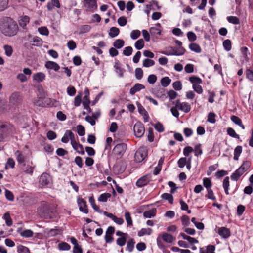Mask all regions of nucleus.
I'll list each match as a JSON object with an SVG mask.
<instances>
[{
  "label": "nucleus",
  "instance_id": "9",
  "mask_svg": "<svg viewBox=\"0 0 253 253\" xmlns=\"http://www.w3.org/2000/svg\"><path fill=\"white\" fill-rule=\"evenodd\" d=\"M115 228L113 226H109L106 231L105 240L106 243H111L114 240L113 235L115 232Z\"/></svg>",
  "mask_w": 253,
  "mask_h": 253
},
{
  "label": "nucleus",
  "instance_id": "40",
  "mask_svg": "<svg viewBox=\"0 0 253 253\" xmlns=\"http://www.w3.org/2000/svg\"><path fill=\"white\" fill-rule=\"evenodd\" d=\"M227 134L232 137L235 138L237 139L240 138L239 135L238 134H237L235 132L234 129L231 127H229L227 128Z\"/></svg>",
  "mask_w": 253,
  "mask_h": 253
},
{
  "label": "nucleus",
  "instance_id": "29",
  "mask_svg": "<svg viewBox=\"0 0 253 253\" xmlns=\"http://www.w3.org/2000/svg\"><path fill=\"white\" fill-rule=\"evenodd\" d=\"M119 32L120 30L119 28L115 27H112L110 29L109 35L110 37L114 38L117 36L119 34Z\"/></svg>",
  "mask_w": 253,
  "mask_h": 253
},
{
  "label": "nucleus",
  "instance_id": "31",
  "mask_svg": "<svg viewBox=\"0 0 253 253\" xmlns=\"http://www.w3.org/2000/svg\"><path fill=\"white\" fill-rule=\"evenodd\" d=\"M229 186V178L226 177L223 181V187L224 189L226 195L229 194L228 189Z\"/></svg>",
  "mask_w": 253,
  "mask_h": 253
},
{
  "label": "nucleus",
  "instance_id": "51",
  "mask_svg": "<svg viewBox=\"0 0 253 253\" xmlns=\"http://www.w3.org/2000/svg\"><path fill=\"white\" fill-rule=\"evenodd\" d=\"M155 64L154 60L149 59H145L143 61V66L145 67H149L153 66Z\"/></svg>",
  "mask_w": 253,
  "mask_h": 253
},
{
  "label": "nucleus",
  "instance_id": "27",
  "mask_svg": "<svg viewBox=\"0 0 253 253\" xmlns=\"http://www.w3.org/2000/svg\"><path fill=\"white\" fill-rule=\"evenodd\" d=\"M161 197L165 200H168V202L170 204H172L173 203V197L172 194L164 193L161 195Z\"/></svg>",
  "mask_w": 253,
  "mask_h": 253
},
{
  "label": "nucleus",
  "instance_id": "1",
  "mask_svg": "<svg viewBox=\"0 0 253 253\" xmlns=\"http://www.w3.org/2000/svg\"><path fill=\"white\" fill-rule=\"evenodd\" d=\"M19 30L17 22L10 17H4L0 19V31L6 37L16 35Z\"/></svg>",
  "mask_w": 253,
  "mask_h": 253
},
{
  "label": "nucleus",
  "instance_id": "10",
  "mask_svg": "<svg viewBox=\"0 0 253 253\" xmlns=\"http://www.w3.org/2000/svg\"><path fill=\"white\" fill-rule=\"evenodd\" d=\"M77 202L79 206L80 211L84 213H88V209L86 201L82 198H78Z\"/></svg>",
  "mask_w": 253,
  "mask_h": 253
},
{
  "label": "nucleus",
  "instance_id": "64",
  "mask_svg": "<svg viewBox=\"0 0 253 253\" xmlns=\"http://www.w3.org/2000/svg\"><path fill=\"white\" fill-rule=\"evenodd\" d=\"M246 76L251 81H253V71L249 69L246 70Z\"/></svg>",
  "mask_w": 253,
  "mask_h": 253
},
{
  "label": "nucleus",
  "instance_id": "28",
  "mask_svg": "<svg viewBox=\"0 0 253 253\" xmlns=\"http://www.w3.org/2000/svg\"><path fill=\"white\" fill-rule=\"evenodd\" d=\"M189 47L190 50L196 53H200L201 52V48L200 46L196 43H190Z\"/></svg>",
  "mask_w": 253,
  "mask_h": 253
},
{
  "label": "nucleus",
  "instance_id": "58",
  "mask_svg": "<svg viewBox=\"0 0 253 253\" xmlns=\"http://www.w3.org/2000/svg\"><path fill=\"white\" fill-rule=\"evenodd\" d=\"M203 185L207 189H210L212 185V183L210 178H204L203 179Z\"/></svg>",
  "mask_w": 253,
  "mask_h": 253
},
{
  "label": "nucleus",
  "instance_id": "49",
  "mask_svg": "<svg viewBox=\"0 0 253 253\" xmlns=\"http://www.w3.org/2000/svg\"><path fill=\"white\" fill-rule=\"evenodd\" d=\"M91 29V26L89 25H82L80 29L79 34H82L89 32Z\"/></svg>",
  "mask_w": 253,
  "mask_h": 253
},
{
  "label": "nucleus",
  "instance_id": "12",
  "mask_svg": "<svg viewBox=\"0 0 253 253\" xmlns=\"http://www.w3.org/2000/svg\"><path fill=\"white\" fill-rule=\"evenodd\" d=\"M150 180L147 175H144L137 180L136 185L138 187H142L146 185Z\"/></svg>",
  "mask_w": 253,
  "mask_h": 253
},
{
  "label": "nucleus",
  "instance_id": "46",
  "mask_svg": "<svg viewBox=\"0 0 253 253\" xmlns=\"http://www.w3.org/2000/svg\"><path fill=\"white\" fill-rule=\"evenodd\" d=\"M228 21L234 24H239L240 20L236 16H228L227 18Z\"/></svg>",
  "mask_w": 253,
  "mask_h": 253
},
{
  "label": "nucleus",
  "instance_id": "2",
  "mask_svg": "<svg viewBox=\"0 0 253 253\" xmlns=\"http://www.w3.org/2000/svg\"><path fill=\"white\" fill-rule=\"evenodd\" d=\"M127 145L124 143L117 144L113 150V154L117 159H121L127 149Z\"/></svg>",
  "mask_w": 253,
  "mask_h": 253
},
{
  "label": "nucleus",
  "instance_id": "33",
  "mask_svg": "<svg viewBox=\"0 0 253 253\" xmlns=\"http://www.w3.org/2000/svg\"><path fill=\"white\" fill-rule=\"evenodd\" d=\"M111 195L109 193L101 194L98 197V200L99 202H106L108 199L111 197Z\"/></svg>",
  "mask_w": 253,
  "mask_h": 253
},
{
  "label": "nucleus",
  "instance_id": "44",
  "mask_svg": "<svg viewBox=\"0 0 253 253\" xmlns=\"http://www.w3.org/2000/svg\"><path fill=\"white\" fill-rule=\"evenodd\" d=\"M194 152L195 155L196 156H198L201 155L203 152L201 148V144L199 143L195 145L194 147V150H193Z\"/></svg>",
  "mask_w": 253,
  "mask_h": 253
},
{
  "label": "nucleus",
  "instance_id": "56",
  "mask_svg": "<svg viewBox=\"0 0 253 253\" xmlns=\"http://www.w3.org/2000/svg\"><path fill=\"white\" fill-rule=\"evenodd\" d=\"M133 51V49L131 46L126 47L123 52L124 55L129 56L131 55Z\"/></svg>",
  "mask_w": 253,
  "mask_h": 253
},
{
  "label": "nucleus",
  "instance_id": "57",
  "mask_svg": "<svg viewBox=\"0 0 253 253\" xmlns=\"http://www.w3.org/2000/svg\"><path fill=\"white\" fill-rule=\"evenodd\" d=\"M77 133L80 136H83L85 134V128L81 125H79L77 126Z\"/></svg>",
  "mask_w": 253,
  "mask_h": 253
},
{
  "label": "nucleus",
  "instance_id": "38",
  "mask_svg": "<svg viewBox=\"0 0 253 253\" xmlns=\"http://www.w3.org/2000/svg\"><path fill=\"white\" fill-rule=\"evenodd\" d=\"M73 133L71 130H66L65 132L64 135L62 137L61 139V141L63 143H66L69 141V139L71 140V136L70 134Z\"/></svg>",
  "mask_w": 253,
  "mask_h": 253
},
{
  "label": "nucleus",
  "instance_id": "13",
  "mask_svg": "<svg viewBox=\"0 0 253 253\" xmlns=\"http://www.w3.org/2000/svg\"><path fill=\"white\" fill-rule=\"evenodd\" d=\"M45 67L48 69H52L57 72L60 69V66L55 62L48 61L45 62Z\"/></svg>",
  "mask_w": 253,
  "mask_h": 253
},
{
  "label": "nucleus",
  "instance_id": "36",
  "mask_svg": "<svg viewBox=\"0 0 253 253\" xmlns=\"http://www.w3.org/2000/svg\"><path fill=\"white\" fill-rule=\"evenodd\" d=\"M125 44V42L122 39H117L113 43V46L118 49L122 48Z\"/></svg>",
  "mask_w": 253,
  "mask_h": 253
},
{
  "label": "nucleus",
  "instance_id": "14",
  "mask_svg": "<svg viewBox=\"0 0 253 253\" xmlns=\"http://www.w3.org/2000/svg\"><path fill=\"white\" fill-rule=\"evenodd\" d=\"M126 169V167L123 163H118L114 165L113 167V170L117 174L122 173Z\"/></svg>",
  "mask_w": 253,
  "mask_h": 253
},
{
  "label": "nucleus",
  "instance_id": "18",
  "mask_svg": "<svg viewBox=\"0 0 253 253\" xmlns=\"http://www.w3.org/2000/svg\"><path fill=\"white\" fill-rule=\"evenodd\" d=\"M17 232L20 234L21 236L25 238L31 237L33 236L34 234V233L32 230L27 229L22 231L21 228H18Z\"/></svg>",
  "mask_w": 253,
  "mask_h": 253
},
{
  "label": "nucleus",
  "instance_id": "35",
  "mask_svg": "<svg viewBox=\"0 0 253 253\" xmlns=\"http://www.w3.org/2000/svg\"><path fill=\"white\" fill-rule=\"evenodd\" d=\"M3 48L6 55L8 57H10L13 52V49L12 46L9 45H4Z\"/></svg>",
  "mask_w": 253,
  "mask_h": 253
},
{
  "label": "nucleus",
  "instance_id": "63",
  "mask_svg": "<svg viewBox=\"0 0 253 253\" xmlns=\"http://www.w3.org/2000/svg\"><path fill=\"white\" fill-rule=\"evenodd\" d=\"M187 35L188 40L190 42H194V41H196L197 36L194 32H191V31L188 32L187 34Z\"/></svg>",
  "mask_w": 253,
  "mask_h": 253
},
{
  "label": "nucleus",
  "instance_id": "8",
  "mask_svg": "<svg viewBox=\"0 0 253 253\" xmlns=\"http://www.w3.org/2000/svg\"><path fill=\"white\" fill-rule=\"evenodd\" d=\"M5 129V130H2L3 133L7 134L12 133L15 131V128L12 124L10 123H2L0 121V129Z\"/></svg>",
  "mask_w": 253,
  "mask_h": 253
},
{
  "label": "nucleus",
  "instance_id": "60",
  "mask_svg": "<svg viewBox=\"0 0 253 253\" xmlns=\"http://www.w3.org/2000/svg\"><path fill=\"white\" fill-rule=\"evenodd\" d=\"M140 34H141V33L139 30H134L131 32L130 36L132 39L135 40V39H137L140 36Z\"/></svg>",
  "mask_w": 253,
  "mask_h": 253
},
{
  "label": "nucleus",
  "instance_id": "61",
  "mask_svg": "<svg viewBox=\"0 0 253 253\" xmlns=\"http://www.w3.org/2000/svg\"><path fill=\"white\" fill-rule=\"evenodd\" d=\"M215 117V114L214 113L210 112L208 114L207 121L210 123H214L216 122Z\"/></svg>",
  "mask_w": 253,
  "mask_h": 253
},
{
  "label": "nucleus",
  "instance_id": "20",
  "mask_svg": "<svg viewBox=\"0 0 253 253\" xmlns=\"http://www.w3.org/2000/svg\"><path fill=\"white\" fill-rule=\"evenodd\" d=\"M33 78L34 80L40 83L45 80V75L43 73L38 72L33 75Z\"/></svg>",
  "mask_w": 253,
  "mask_h": 253
},
{
  "label": "nucleus",
  "instance_id": "25",
  "mask_svg": "<svg viewBox=\"0 0 253 253\" xmlns=\"http://www.w3.org/2000/svg\"><path fill=\"white\" fill-rule=\"evenodd\" d=\"M70 135L71 136V145L74 149L77 151V150L79 149L78 145H80L81 144L77 142L75 138L74 134L73 133H71V134L70 133Z\"/></svg>",
  "mask_w": 253,
  "mask_h": 253
},
{
  "label": "nucleus",
  "instance_id": "26",
  "mask_svg": "<svg viewBox=\"0 0 253 253\" xmlns=\"http://www.w3.org/2000/svg\"><path fill=\"white\" fill-rule=\"evenodd\" d=\"M152 232L151 228H142L138 232V236L139 237L143 236L145 235H150Z\"/></svg>",
  "mask_w": 253,
  "mask_h": 253
},
{
  "label": "nucleus",
  "instance_id": "19",
  "mask_svg": "<svg viewBox=\"0 0 253 253\" xmlns=\"http://www.w3.org/2000/svg\"><path fill=\"white\" fill-rule=\"evenodd\" d=\"M145 86L143 84L139 83L136 84L133 87L130 89V94L133 95L137 91L141 89H144Z\"/></svg>",
  "mask_w": 253,
  "mask_h": 253
},
{
  "label": "nucleus",
  "instance_id": "4",
  "mask_svg": "<svg viewBox=\"0 0 253 253\" xmlns=\"http://www.w3.org/2000/svg\"><path fill=\"white\" fill-rule=\"evenodd\" d=\"M185 51L186 50L183 47H179L178 51L176 52L174 50L173 47L169 46L166 48V51L162 53L167 55L180 56L183 55Z\"/></svg>",
  "mask_w": 253,
  "mask_h": 253
},
{
  "label": "nucleus",
  "instance_id": "22",
  "mask_svg": "<svg viewBox=\"0 0 253 253\" xmlns=\"http://www.w3.org/2000/svg\"><path fill=\"white\" fill-rule=\"evenodd\" d=\"M83 3L84 5L88 9L93 8L94 6H96V0H84Z\"/></svg>",
  "mask_w": 253,
  "mask_h": 253
},
{
  "label": "nucleus",
  "instance_id": "50",
  "mask_svg": "<svg viewBox=\"0 0 253 253\" xmlns=\"http://www.w3.org/2000/svg\"><path fill=\"white\" fill-rule=\"evenodd\" d=\"M58 248L60 250H69L71 247L69 244L63 242L58 244Z\"/></svg>",
  "mask_w": 253,
  "mask_h": 253
},
{
  "label": "nucleus",
  "instance_id": "43",
  "mask_svg": "<svg viewBox=\"0 0 253 253\" xmlns=\"http://www.w3.org/2000/svg\"><path fill=\"white\" fill-rule=\"evenodd\" d=\"M135 242L133 238H131L127 243L126 250L131 252L133 251L134 247Z\"/></svg>",
  "mask_w": 253,
  "mask_h": 253
},
{
  "label": "nucleus",
  "instance_id": "45",
  "mask_svg": "<svg viewBox=\"0 0 253 253\" xmlns=\"http://www.w3.org/2000/svg\"><path fill=\"white\" fill-rule=\"evenodd\" d=\"M17 252L18 253H30L29 249L22 245H20L17 247Z\"/></svg>",
  "mask_w": 253,
  "mask_h": 253
},
{
  "label": "nucleus",
  "instance_id": "15",
  "mask_svg": "<svg viewBox=\"0 0 253 253\" xmlns=\"http://www.w3.org/2000/svg\"><path fill=\"white\" fill-rule=\"evenodd\" d=\"M29 22L30 17L27 15L21 16L19 20H18V23L20 26L24 29L26 28V26L27 24L29 23Z\"/></svg>",
  "mask_w": 253,
  "mask_h": 253
},
{
  "label": "nucleus",
  "instance_id": "6",
  "mask_svg": "<svg viewBox=\"0 0 253 253\" xmlns=\"http://www.w3.org/2000/svg\"><path fill=\"white\" fill-rule=\"evenodd\" d=\"M133 131L136 137H141L145 132L144 125L140 122H137L133 126Z\"/></svg>",
  "mask_w": 253,
  "mask_h": 253
},
{
  "label": "nucleus",
  "instance_id": "23",
  "mask_svg": "<svg viewBox=\"0 0 253 253\" xmlns=\"http://www.w3.org/2000/svg\"><path fill=\"white\" fill-rule=\"evenodd\" d=\"M156 209L153 208L150 210L145 211L143 213V216L145 218H151L154 217L156 214Z\"/></svg>",
  "mask_w": 253,
  "mask_h": 253
},
{
  "label": "nucleus",
  "instance_id": "39",
  "mask_svg": "<svg viewBox=\"0 0 253 253\" xmlns=\"http://www.w3.org/2000/svg\"><path fill=\"white\" fill-rule=\"evenodd\" d=\"M171 79H170L168 77H165L161 80V85L165 87L168 86L171 83Z\"/></svg>",
  "mask_w": 253,
  "mask_h": 253
},
{
  "label": "nucleus",
  "instance_id": "32",
  "mask_svg": "<svg viewBox=\"0 0 253 253\" xmlns=\"http://www.w3.org/2000/svg\"><path fill=\"white\" fill-rule=\"evenodd\" d=\"M149 31L151 35L153 36L157 37V35H160L161 33V30L156 27H151Z\"/></svg>",
  "mask_w": 253,
  "mask_h": 253
},
{
  "label": "nucleus",
  "instance_id": "17",
  "mask_svg": "<svg viewBox=\"0 0 253 253\" xmlns=\"http://www.w3.org/2000/svg\"><path fill=\"white\" fill-rule=\"evenodd\" d=\"M161 237L163 240L168 243H172L175 240V237L168 233H163Z\"/></svg>",
  "mask_w": 253,
  "mask_h": 253
},
{
  "label": "nucleus",
  "instance_id": "7",
  "mask_svg": "<svg viewBox=\"0 0 253 253\" xmlns=\"http://www.w3.org/2000/svg\"><path fill=\"white\" fill-rule=\"evenodd\" d=\"M175 106L179 110L183 111L185 113H188L191 110V106L188 103H181L179 99H178L175 101Z\"/></svg>",
  "mask_w": 253,
  "mask_h": 253
},
{
  "label": "nucleus",
  "instance_id": "53",
  "mask_svg": "<svg viewBox=\"0 0 253 253\" xmlns=\"http://www.w3.org/2000/svg\"><path fill=\"white\" fill-rule=\"evenodd\" d=\"M144 46V42L143 39H141L136 41L135 43V47L137 49L140 50Z\"/></svg>",
  "mask_w": 253,
  "mask_h": 253
},
{
  "label": "nucleus",
  "instance_id": "3",
  "mask_svg": "<svg viewBox=\"0 0 253 253\" xmlns=\"http://www.w3.org/2000/svg\"><path fill=\"white\" fill-rule=\"evenodd\" d=\"M147 156V150L146 148L143 147L139 148L134 155L135 161L136 162H142Z\"/></svg>",
  "mask_w": 253,
  "mask_h": 253
},
{
  "label": "nucleus",
  "instance_id": "48",
  "mask_svg": "<svg viewBox=\"0 0 253 253\" xmlns=\"http://www.w3.org/2000/svg\"><path fill=\"white\" fill-rule=\"evenodd\" d=\"M82 93L79 92L78 94L75 97L74 99V105L78 107L80 105L82 102Z\"/></svg>",
  "mask_w": 253,
  "mask_h": 253
},
{
  "label": "nucleus",
  "instance_id": "59",
  "mask_svg": "<svg viewBox=\"0 0 253 253\" xmlns=\"http://www.w3.org/2000/svg\"><path fill=\"white\" fill-rule=\"evenodd\" d=\"M39 32L43 35L48 36L49 35V31L46 27H41L38 28Z\"/></svg>",
  "mask_w": 253,
  "mask_h": 253
},
{
  "label": "nucleus",
  "instance_id": "21",
  "mask_svg": "<svg viewBox=\"0 0 253 253\" xmlns=\"http://www.w3.org/2000/svg\"><path fill=\"white\" fill-rule=\"evenodd\" d=\"M15 155L16 156V160L18 163L20 164H22L25 166L26 165L25 163L24 156L19 150H17L15 152Z\"/></svg>",
  "mask_w": 253,
  "mask_h": 253
},
{
  "label": "nucleus",
  "instance_id": "24",
  "mask_svg": "<svg viewBox=\"0 0 253 253\" xmlns=\"http://www.w3.org/2000/svg\"><path fill=\"white\" fill-rule=\"evenodd\" d=\"M242 152V147L241 146H237L234 149V160H238L239 157Z\"/></svg>",
  "mask_w": 253,
  "mask_h": 253
},
{
  "label": "nucleus",
  "instance_id": "55",
  "mask_svg": "<svg viewBox=\"0 0 253 253\" xmlns=\"http://www.w3.org/2000/svg\"><path fill=\"white\" fill-rule=\"evenodd\" d=\"M147 139L150 142H152L154 141V135L153 134V129L152 128H149L148 130Z\"/></svg>",
  "mask_w": 253,
  "mask_h": 253
},
{
  "label": "nucleus",
  "instance_id": "5",
  "mask_svg": "<svg viewBox=\"0 0 253 253\" xmlns=\"http://www.w3.org/2000/svg\"><path fill=\"white\" fill-rule=\"evenodd\" d=\"M23 97L18 92L12 93L9 97V102L11 104L18 106L22 104Z\"/></svg>",
  "mask_w": 253,
  "mask_h": 253
},
{
  "label": "nucleus",
  "instance_id": "16",
  "mask_svg": "<svg viewBox=\"0 0 253 253\" xmlns=\"http://www.w3.org/2000/svg\"><path fill=\"white\" fill-rule=\"evenodd\" d=\"M218 233L220 236L224 238H227L231 235L230 230L224 227L219 228Z\"/></svg>",
  "mask_w": 253,
  "mask_h": 253
},
{
  "label": "nucleus",
  "instance_id": "11",
  "mask_svg": "<svg viewBox=\"0 0 253 253\" xmlns=\"http://www.w3.org/2000/svg\"><path fill=\"white\" fill-rule=\"evenodd\" d=\"M50 176L47 173H42L40 178L39 182L42 186H47L50 183Z\"/></svg>",
  "mask_w": 253,
  "mask_h": 253
},
{
  "label": "nucleus",
  "instance_id": "30",
  "mask_svg": "<svg viewBox=\"0 0 253 253\" xmlns=\"http://www.w3.org/2000/svg\"><path fill=\"white\" fill-rule=\"evenodd\" d=\"M251 166V162L250 161H243L242 164L240 167L241 169L243 170V171L245 172L247 171L250 168Z\"/></svg>",
  "mask_w": 253,
  "mask_h": 253
},
{
  "label": "nucleus",
  "instance_id": "52",
  "mask_svg": "<svg viewBox=\"0 0 253 253\" xmlns=\"http://www.w3.org/2000/svg\"><path fill=\"white\" fill-rule=\"evenodd\" d=\"M181 219L182 224V225H183L184 226H188L190 223L189 217L187 215H183L181 217Z\"/></svg>",
  "mask_w": 253,
  "mask_h": 253
},
{
  "label": "nucleus",
  "instance_id": "37",
  "mask_svg": "<svg viewBox=\"0 0 253 253\" xmlns=\"http://www.w3.org/2000/svg\"><path fill=\"white\" fill-rule=\"evenodd\" d=\"M189 81L194 84H198L202 83V80L199 77L193 76L189 78Z\"/></svg>",
  "mask_w": 253,
  "mask_h": 253
},
{
  "label": "nucleus",
  "instance_id": "54",
  "mask_svg": "<svg viewBox=\"0 0 253 253\" xmlns=\"http://www.w3.org/2000/svg\"><path fill=\"white\" fill-rule=\"evenodd\" d=\"M127 236H123L118 238L116 240L117 245L120 246H123L125 245L126 242V238Z\"/></svg>",
  "mask_w": 253,
  "mask_h": 253
},
{
  "label": "nucleus",
  "instance_id": "41",
  "mask_svg": "<svg viewBox=\"0 0 253 253\" xmlns=\"http://www.w3.org/2000/svg\"><path fill=\"white\" fill-rule=\"evenodd\" d=\"M125 217L127 224V226H131L132 225V220L131 217L130 213L126 211L125 213Z\"/></svg>",
  "mask_w": 253,
  "mask_h": 253
},
{
  "label": "nucleus",
  "instance_id": "42",
  "mask_svg": "<svg viewBox=\"0 0 253 253\" xmlns=\"http://www.w3.org/2000/svg\"><path fill=\"white\" fill-rule=\"evenodd\" d=\"M135 77L138 80H140L143 76V71L140 68H137L135 70Z\"/></svg>",
  "mask_w": 253,
  "mask_h": 253
},
{
  "label": "nucleus",
  "instance_id": "62",
  "mask_svg": "<svg viewBox=\"0 0 253 253\" xmlns=\"http://www.w3.org/2000/svg\"><path fill=\"white\" fill-rule=\"evenodd\" d=\"M33 42L35 43V44H33L35 46H42V39L38 37H35L33 38Z\"/></svg>",
  "mask_w": 253,
  "mask_h": 253
},
{
  "label": "nucleus",
  "instance_id": "47",
  "mask_svg": "<svg viewBox=\"0 0 253 253\" xmlns=\"http://www.w3.org/2000/svg\"><path fill=\"white\" fill-rule=\"evenodd\" d=\"M223 46L224 49L229 51L231 49V42L229 39L225 40L223 42Z\"/></svg>",
  "mask_w": 253,
  "mask_h": 253
},
{
  "label": "nucleus",
  "instance_id": "34",
  "mask_svg": "<svg viewBox=\"0 0 253 253\" xmlns=\"http://www.w3.org/2000/svg\"><path fill=\"white\" fill-rule=\"evenodd\" d=\"M3 218L5 219L7 226H11L12 225V220L9 212H6L4 214Z\"/></svg>",
  "mask_w": 253,
  "mask_h": 253
}]
</instances>
